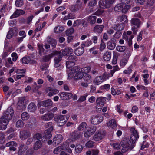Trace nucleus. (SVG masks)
<instances>
[{
    "mask_svg": "<svg viewBox=\"0 0 155 155\" xmlns=\"http://www.w3.org/2000/svg\"><path fill=\"white\" fill-rule=\"evenodd\" d=\"M115 41L116 40L113 38L110 41L108 42L107 44V48L110 50L114 49L116 45Z\"/></svg>",
    "mask_w": 155,
    "mask_h": 155,
    "instance_id": "obj_20",
    "label": "nucleus"
},
{
    "mask_svg": "<svg viewBox=\"0 0 155 155\" xmlns=\"http://www.w3.org/2000/svg\"><path fill=\"white\" fill-rule=\"evenodd\" d=\"M74 32V29L73 28H70L68 29L66 31V34L67 36H69L72 34Z\"/></svg>",
    "mask_w": 155,
    "mask_h": 155,
    "instance_id": "obj_61",
    "label": "nucleus"
},
{
    "mask_svg": "<svg viewBox=\"0 0 155 155\" xmlns=\"http://www.w3.org/2000/svg\"><path fill=\"white\" fill-rule=\"evenodd\" d=\"M84 52V49L82 48H78L74 51L75 54L78 56L82 55Z\"/></svg>",
    "mask_w": 155,
    "mask_h": 155,
    "instance_id": "obj_36",
    "label": "nucleus"
},
{
    "mask_svg": "<svg viewBox=\"0 0 155 155\" xmlns=\"http://www.w3.org/2000/svg\"><path fill=\"white\" fill-rule=\"evenodd\" d=\"M54 114L51 113H48L42 115L41 119L44 121H48L51 120L54 117Z\"/></svg>",
    "mask_w": 155,
    "mask_h": 155,
    "instance_id": "obj_14",
    "label": "nucleus"
},
{
    "mask_svg": "<svg viewBox=\"0 0 155 155\" xmlns=\"http://www.w3.org/2000/svg\"><path fill=\"white\" fill-rule=\"evenodd\" d=\"M82 7V3L80 0L76 1L75 4L71 6L70 10L73 12H75L81 9Z\"/></svg>",
    "mask_w": 155,
    "mask_h": 155,
    "instance_id": "obj_5",
    "label": "nucleus"
},
{
    "mask_svg": "<svg viewBox=\"0 0 155 155\" xmlns=\"http://www.w3.org/2000/svg\"><path fill=\"white\" fill-rule=\"evenodd\" d=\"M28 148V147L25 145L21 144L19 148V152L22 153L25 151Z\"/></svg>",
    "mask_w": 155,
    "mask_h": 155,
    "instance_id": "obj_46",
    "label": "nucleus"
},
{
    "mask_svg": "<svg viewBox=\"0 0 155 155\" xmlns=\"http://www.w3.org/2000/svg\"><path fill=\"white\" fill-rule=\"evenodd\" d=\"M29 116L27 112H23L21 115V119L24 120H27L29 118Z\"/></svg>",
    "mask_w": 155,
    "mask_h": 155,
    "instance_id": "obj_48",
    "label": "nucleus"
},
{
    "mask_svg": "<svg viewBox=\"0 0 155 155\" xmlns=\"http://www.w3.org/2000/svg\"><path fill=\"white\" fill-rule=\"evenodd\" d=\"M112 28L114 30L118 31L122 30L124 28V26L123 24H119L114 25L113 26Z\"/></svg>",
    "mask_w": 155,
    "mask_h": 155,
    "instance_id": "obj_32",
    "label": "nucleus"
},
{
    "mask_svg": "<svg viewBox=\"0 0 155 155\" xmlns=\"http://www.w3.org/2000/svg\"><path fill=\"white\" fill-rule=\"evenodd\" d=\"M83 79L85 82H87L89 84L92 82V78L90 75L86 74L83 77Z\"/></svg>",
    "mask_w": 155,
    "mask_h": 155,
    "instance_id": "obj_35",
    "label": "nucleus"
},
{
    "mask_svg": "<svg viewBox=\"0 0 155 155\" xmlns=\"http://www.w3.org/2000/svg\"><path fill=\"white\" fill-rule=\"evenodd\" d=\"M11 56L12 58V60L13 61H15L18 58L17 54L15 52L12 53L11 54Z\"/></svg>",
    "mask_w": 155,
    "mask_h": 155,
    "instance_id": "obj_63",
    "label": "nucleus"
},
{
    "mask_svg": "<svg viewBox=\"0 0 155 155\" xmlns=\"http://www.w3.org/2000/svg\"><path fill=\"white\" fill-rule=\"evenodd\" d=\"M17 145L16 142L12 141L7 143L6 144V146L7 147H10L13 146H16Z\"/></svg>",
    "mask_w": 155,
    "mask_h": 155,
    "instance_id": "obj_59",
    "label": "nucleus"
},
{
    "mask_svg": "<svg viewBox=\"0 0 155 155\" xmlns=\"http://www.w3.org/2000/svg\"><path fill=\"white\" fill-rule=\"evenodd\" d=\"M15 4L16 7H21L24 5V2L23 0H16Z\"/></svg>",
    "mask_w": 155,
    "mask_h": 155,
    "instance_id": "obj_42",
    "label": "nucleus"
},
{
    "mask_svg": "<svg viewBox=\"0 0 155 155\" xmlns=\"http://www.w3.org/2000/svg\"><path fill=\"white\" fill-rule=\"evenodd\" d=\"M96 131V129L95 127H93V128H90L85 131L84 136L85 137L88 138L94 134Z\"/></svg>",
    "mask_w": 155,
    "mask_h": 155,
    "instance_id": "obj_16",
    "label": "nucleus"
},
{
    "mask_svg": "<svg viewBox=\"0 0 155 155\" xmlns=\"http://www.w3.org/2000/svg\"><path fill=\"white\" fill-rule=\"evenodd\" d=\"M80 69V68L77 66L74 67L71 69H70V70H71V72L68 74V77H70V78L72 77L73 76V74L78 72Z\"/></svg>",
    "mask_w": 155,
    "mask_h": 155,
    "instance_id": "obj_23",
    "label": "nucleus"
},
{
    "mask_svg": "<svg viewBox=\"0 0 155 155\" xmlns=\"http://www.w3.org/2000/svg\"><path fill=\"white\" fill-rule=\"evenodd\" d=\"M105 135V131L103 130H100L94 135V139L95 141H99L103 138Z\"/></svg>",
    "mask_w": 155,
    "mask_h": 155,
    "instance_id": "obj_11",
    "label": "nucleus"
},
{
    "mask_svg": "<svg viewBox=\"0 0 155 155\" xmlns=\"http://www.w3.org/2000/svg\"><path fill=\"white\" fill-rule=\"evenodd\" d=\"M14 114V110L9 107L4 112L0 118V130H3L7 127L10 120L12 119Z\"/></svg>",
    "mask_w": 155,
    "mask_h": 155,
    "instance_id": "obj_1",
    "label": "nucleus"
},
{
    "mask_svg": "<svg viewBox=\"0 0 155 155\" xmlns=\"http://www.w3.org/2000/svg\"><path fill=\"white\" fill-rule=\"evenodd\" d=\"M104 26L103 25H97L94 28V31L95 32L100 33L102 31Z\"/></svg>",
    "mask_w": 155,
    "mask_h": 155,
    "instance_id": "obj_29",
    "label": "nucleus"
},
{
    "mask_svg": "<svg viewBox=\"0 0 155 155\" xmlns=\"http://www.w3.org/2000/svg\"><path fill=\"white\" fill-rule=\"evenodd\" d=\"M103 78L101 76L97 77L94 80L93 82L95 84L98 85L100 84L104 81Z\"/></svg>",
    "mask_w": 155,
    "mask_h": 155,
    "instance_id": "obj_31",
    "label": "nucleus"
},
{
    "mask_svg": "<svg viewBox=\"0 0 155 155\" xmlns=\"http://www.w3.org/2000/svg\"><path fill=\"white\" fill-rule=\"evenodd\" d=\"M83 147L82 146L80 145L77 146L75 148V151L77 153H79L82 150Z\"/></svg>",
    "mask_w": 155,
    "mask_h": 155,
    "instance_id": "obj_56",
    "label": "nucleus"
},
{
    "mask_svg": "<svg viewBox=\"0 0 155 155\" xmlns=\"http://www.w3.org/2000/svg\"><path fill=\"white\" fill-rule=\"evenodd\" d=\"M57 56L55 57L54 61V66L55 68H57L60 66L59 63L61 60L62 56L60 55V54L58 55Z\"/></svg>",
    "mask_w": 155,
    "mask_h": 155,
    "instance_id": "obj_26",
    "label": "nucleus"
},
{
    "mask_svg": "<svg viewBox=\"0 0 155 155\" xmlns=\"http://www.w3.org/2000/svg\"><path fill=\"white\" fill-rule=\"evenodd\" d=\"M68 61H70L71 62L75 63L78 60L76 56L72 55L69 56L68 58Z\"/></svg>",
    "mask_w": 155,
    "mask_h": 155,
    "instance_id": "obj_47",
    "label": "nucleus"
},
{
    "mask_svg": "<svg viewBox=\"0 0 155 155\" xmlns=\"http://www.w3.org/2000/svg\"><path fill=\"white\" fill-rule=\"evenodd\" d=\"M73 96L72 94L71 93L62 92L60 95L61 99L62 100H67L71 98Z\"/></svg>",
    "mask_w": 155,
    "mask_h": 155,
    "instance_id": "obj_15",
    "label": "nucleus"
},
{
    "mask_svg": "<svg viewBox=\"0 0 155 155\" xmlns=\"http://www.w3.org/2000/svg\"><path fill=\"white\" fill-rule=\"evenodd\" d=\"M123 6L122 4H117L114 8V10L116 12H120L122 11Z\"/></svg>",
    "mask_w": 155,
    "mask_h": 155,
    "instance_id": "obj_43",
    "label": "nucleus"
},
{
    "mask_svg": "<svg viewBox=\"0 0 155 155\" xmlns=\"http://www.w3.org/2000/svg\"><path fill=\"white\" fill-rule=\"evenodd\" d=\"M131 142L129 139H124L121 142V144L123 147L122 152L125 153L129 150H132L134 147V145L131 144Z\"/></svg>",
    "mask_w": 155,
    "mask_h": 155,
    "instance_id": "obj_2",
    "label": "nucleus"
},
{
    "mask_svg": "<svg viewBox=\"0 0 155 155\" xmlns=\"http://www.w3.org/2000/svg\"><path fill=\"white\" fill-rule=\"evenodd\" d=\"M121 35L122 33L121 31H117L114 35V37L116 39H118L121 37Z\"/></svg>",
    "mask_w": 155,
    "mask_h": 155,
    "instance_id": "obj_60",
    "label": "nucleus"
},
{
    "mask_svg": "<svg viewBox=\"0 0 155 155\" xmlns=\"http://www.w3.org/2000/svg\"><path fill=\"white\" fill-rule=\"evenodd\" d=\"M130 8V6L128 5H125L124 8H122V12L123 13L126 12L128 9Z\"/></svg>",
    "mask_w": 155,
    "mask_h": 155,
    "instance_id": "obj_62",
    "label": "nucleus"
},
{
    "mask_svg": "<svg viewBox=\"0 0 155 155\" xmlns=\"http://www.w3.org/2000/svg\"><path fill=\"white\" fill-rule=\"evenodd\" d=\"M73 52V49L71 48L68 47L65 48L62 50L61 54L64 56L67 55L68 54H71Z\"/></svg>",
    "mask_w": 155,
    "mask_h": 155,
    "instance_id": "obj_25",
    "label": "nucleus"
},
{
    "mask_svg": "<svg viewBox=\"0 0 155 155\" xmlns=\"http://www.w3.org/2000/svg\"><path fill=\"white\" fill-rule=\"evenodd\" d=\"M75 63L71 62L70 61H67L66 62V67L67 68L70 69L75 65Z\"/></svg>",
    "mask_w": 155,
    "mask_h": 155,
    "instance_id": "obj_53",
    "label": "nucleus"
},
{
    "mask_svg": "<svg viewBox=\"0 0 155 155\" xmlns=\"http://www.w3.org/2000/svg\"><path fill=\"white\" fill-rule=\"evenodd\" d=\"M37 109V106L33 102L30 103L28 107V110L30 112H34Z\"/></svg>",
    "mask_w": 155,
    "mask_h": 155,
    "instance_id": "obj_21",
    "label": "nucleus"
},
{
    "mask_svg": "<svg viewBox=\"0 0 155 155\" xmlns=\"http://www.w3.org/2000/svg\"><path fill=\"white\" fill-rule=\"evenodd\" d=\"M52 101L48 99L46 100L42 101L41 102V105L45 107H51L52 105Z\"/></svg>",
    "mask_w": 155,
    "mask_h": 155,
    "instance_id": "obj_22",
    "label": "nucleus"
},
{
    "mask_svg": "<svg viewBox=\"0 0 155 155\" xmlns=\"http://www.w3.org/2000/svg\"><path fill=\"white\" fill-rule=\"evenodd\" d=\"M130 131L131 133L130 139L132 141V144H134L137 139L139 138L138 133L134 128H132L130 129Z\"/></svg>",
    "mask_w": 155,
    "mask_h": 155,
    "instance_id": "obj_8",
    "label": "nucleus"
},
{
    "mask_svg": "<svg viewBox=\"0 0 155 155\" xmlns=\"http://www.w3.org/2000/svg\"><path fill=\"white\" fill-rule=\"evenodd\" d=\"M64 28L62 26H58L56 27L54 29V32L56 33H59L64 30Z\"/></svg>",
    "mask_w": 155,
    "mask_h": 155,
    "instance_id": "obj_37",
    "label": "nucleus"
},
{
    "mask_svg": "<svg viewBox=\"0 0 155 155\" xmlns=\"http://www.w3.org/2000/svg\"><path fill=\"white\" fill-rule=\"evenodd\" d=\"M13 35V31L11 29L8 32L6 37L8 39H10L12 37Z\"/></svg>",
    "mask_w": 155,
    "mask_h": 155,
    "instance_id": "obj_57",
    "label": "nucleus"
},
{
    "mask_svg": "<svg viewBox=\"0 0 155 155\" xmlns=\"http://www.w3.org/2000/svg\"><path fill=\"white\" fill-rule=\"evenodd\" d=\"M62 137L61 134L56 135L53 139V142L54 143L55 146L58 145L61 142L62 140Z\"/></svg>",
    "mask_w": 155,
    "mask_h": 155,
    "instance_id": "obj_19",
    "label": "nucleus"
},
{
    "mask_svg": "<svg viewBox=\"0 0 155 155\" xmlns=\"http://www.w3.org/2000/svg\"><path fill=\"white\" fill-rule=\"evenodd\" d=\"M91 123L94 125L99 124L103 120V117L101 115H94L91 118Z\"/></svg>",
    "mask_w": 155,
    "mask_h": 155,
    "instance_id": "obj_7",
    "label": "nucleus"
},
{
    "mask_svg": "<svg viewBox=\"0 0 155 155\" xmlns=\"http://www.w3.org/2000/svg\"><path fill=\"white\" fill-rule=\"evenodd\" d=\"M24 125V122L21 120H18L16 123V127L18 128L23 127Z\"/></svg>",
    "mask_w": 155,
    "mask_h": 155,
    "instance_id": "obj_52",
    "label": "nucleus"
},
{
    "mask_svg": "<svg viewBox=\"0 0 155 155\" xmlns=\"http://www.w3.org/2000/svg\"><path fill=\"white\" fill-rule=\"evenodd\" d=\"M47 42L48 44L51 45L52 49L55 48L57 45V41L56 40L49 37L47 40Z\"/></svg>",
    "mask_w": 155,
    "mask_h": 155,
    "instance_id": "obj_28",
    "label": "nucleus"
},
{
    "mask_svg": "<svg viewBox=\"0 0 155 155\" xmlns=\"http://www.w3.org/2000/svg\"><path fill=\"white\" fill-rule=\"evenodd\" d=\"M132 33L131 31H128L127 32V35H123V38L126 40L127 43L129 46L132 45V39L134 37L133 35L130 36Z\"/></svg>",
    "mask_w": 155,
    "mask_h": 155,
    "instance_id": "obj_6",
    "label": "nucleus"
},
{
    "mask_svg": "<svg viewBox=\"0 0 155 155\" xmlns=\"http://www.w3.org/2000/svg\"><path fill=\"white\" fill-rule=\"evenodd\" d=\"M62 150H65L63 146H58L54 149V153L55 154H58Z\"/></svg>",
    "mask_w": 155,
    "mask_h": 155,
    "instance_id": "obj_41",
    "label": "nucleus"
},
{
    "mask_svg": "<svg viewBox=\"0 0 155 155\" xmlns=\"http://www.w3.org/2000/svg\"><path fill=\"white\" fill-rule=\"evenodd\" d=\"M87 123L85 122H82L78 126L77 130L80 131H83L87 128Z\"/></svg>",
    "mask_w": 155,
    "mask_h": 155,
    "instance_id": "obj_33",
    "label": "nucleus"
},
{
    "mask_svg": "<svg viewBox=\"0 0 155 155\" xmlns=\"http://www.w3.org/2000/svg\"><path fill=\"white\" fill-rule=\"evenodd\" d=\"M85 145L88 148H91L93 146V142L91 140H89L86 143Z\"/></svg>",
    "mask_w": 155,
    "mask_h": 155,
    "instance_id": "obj_64",
    "label": "nucleus"
},
{
    "mask_svg": "<svg viewBox=\"0 0 155 155\" xmlns=\"http://www.w3.org/2000/svg\"><path fill=\"white\" fill-rule=\"evenodd\" d=\"M127 20V17L124 15H122L121 16H119L117 18V21L119 22H121L122 21L126 22Z\"/></svg>",
    "mask_w": 155,
    "mask_h": 155,
    "instance_id": "obj_45",
    "label": "nucleus"
},
{
    "mask_svg": "<svg viewBox=\"0 0 155 155\" xmlns=\"http://www.w3.org/2000/svg\"><path fill=\"white\" fill-rule=\"evenodd\" d=\"M5 141V136L3 132H0V143H3Z\"/></svg>",
    "mask_w": 155,
    "mask_h": 155,
    "instance_id": "obj_55",
    "label": "nucleus"
},
{
    "mask_svg": "<svg viewBox=\"0 0 155 155\" xmlns=\"http://www.w3.org/2000/svg\"><path fill=\"white\" fill-rule=\"evenodd\" d=\"M97 17L95 16H91L88 17L87 21L91 24H93L95 23Z\"/></svg>",
    "mask_w": 155,
    "mask_h": 155,
    "instance_id": "obj_40",
    "label": "nucleus"
},
{
    "mask_svg": "<svg viewBox=\"0 0 155 155\" xmlns=\"http://www.w3.org/2000/svg\"><path fill=\"white\" fill-rule=\"evenodd\" d=\"M42 146V144L40 140L36 142L34 146V149L35 150H37L41 148Z\"/></svg>",
    "mask_w": 155,
    "mask_h": 155,
    "instance_id": "obj_38",
    "label": "nucleus"
},
{
    "mask_svg": "<svg viewBox=\"0 0 155 155\" xmlns=\"http://www.w3.org/2000/svg\"><path fill=\"white\" fill-rule=\"evenodd\" d=\"M106 101V98L102 97H100L97 98L96 100L97 105L96 106V109H100L104 104V102Z\"/></svg>",
    "mask_w": 155,
    "mask_h": 155,
    "instance_id": "obj_9",
    "label": "nucleus"
},
{
    "mask_svg": "<svg viewBox=\"0 0 155 155\" xmlns=\"http://www.w3.org/2000/svg\"><path fill=\"white\" fill-rule=\"evenodd\" d=\"M112 77L111 75L109 72H105L104 73L103 75V78L104 80L105 81L106 80L108 79L110 77Z\"/></svg>",
    "mask_w": 155,
    "mask_h": 155,
    "instance_id": "obj_50",
    "label": "nucleus"
},
{
    "mask_svg": "<svg viewBox=\"0 0 155 155\" xmlns=\"http://www.w3.org/2000/svg\"><path fill=\"white\" fill-rule=\"evenodd\" d=\"M55 51L53 53H52L48 55H46L44 56L42 59V61L44 62H47L48 61L51 59L55 55H58L61 53V51Z\"/></svg>",
    "mask_w": 155,
    "mask_h": 155,
    "instance_id": "obj_10",
    "label": "nucleus"
},
{
    "mask_svg": "<svg viewBox=\"0 0 155 155\" xmlns=\"http://www.w3.org/2000/svg\"><path fill=\"white\" fill-rule=\"evenodd\" d=\"M83 77V74L80 72L77 73L74 76V78L75 79H79L82 78Z\"/></svg>",
    "mask_w": 155,
    "mask_h": 155,
    "instance_id": "obj_54",
    "label": "nucleus"
},
{
    "mask_svg": "<svg viewBox=\"0 0 155 155\" xmlns=\"http://www.w3.org/2000/svg\"><path fill=\"white\" fill-rule=\"evenodd\" d=\"M127 48L125 46H117L116 47V49L120 52H123L126 50Z\"/></svg>",
    "mask_w": 155,
    "mask_h": 155,
    "instance_id": "obj_44",
    "label": "nucleus"
},
{
    "mask_svg": "<svg viewBox=\"0 0 155 155\" xmlns=\"http://www.w3.org/2000/svg\"><path fill=\"white\" fill-rule=\"evenodd\" d=\"M52 131L49 130H45L44 132L45 135L44 136L43 138H45L46 140H48L52 136V134H51V132Z\"/></svg>",
    "mask_w": 155,
    "mask_h": 155,
    "instance_id": "obj_30",
    "label": "nucleus"
},
{
    "mask_svg": "<svg viewBox=\"0 0 155 155\" xmlns=\"http://www.w3.org/2000/svg\"><path fill=\"white\" fill-rule=\"evenodd\" d=\"M68 119L65 115H60L55 116L54 120L57 122L58 125L62 126L65 124Z\"/></svg>",
    "mask_w": 155,
    "mask_h": 155,
    "instance_id": "obj_4",
    "label": "nucleus"
},
{
    "mask_svg": "<svg viewBox=\"0 0 155 155\" xmlns=\"http://www.w3.org/2000/svg\"><path fill=\"white\" fill-rule=\"evenodd\" d=\"M31 134L30 132L27 130H22L20 132V138L22 139H25L30 137Z\"/></svg>",
    "mask_w": 155,
    "mask_h": 155,
    "instance_id": "obj_13",
    "label": "nucleus"
},
{
    "mask_svg": "<svg viewBox=\"0 0 155 155\" xmlns=\"http://www.w3.org/2000/svg\"><path fill=\"white\" fill-rule=\"evenodd\" d=\"M107 125L110 128L114 129L116 128L117 124L114 119H112L107 123Z\"/></svg>",
    "mask_w": 155,
    "mask_h": 155,
    "instance_id": "obj_27",
    "label": "nucleus"
},
{
    "mask_svg": "<svg viewBox=\"0 0 155 155\" xmlns=\"http://www.w3.org/2000/svg\"><path fill=\"white\" fill-rule=\"evenodd\" d=\"M91 68L90 67H86L81 69V72L84 73H88L91 71Z\"/></svg>",
    "mask_w": 155,
    "mask_h": 155,
    "instance_id": "obj_51",
    "label": "nucleus"
},
{
    "mask_svg": "<svg viewBox=\"0 0 155 155\" xmlns=\"http://www.w3.org/2000/svg\"><path fill=\"white\" fill-rule=\"evenodd\" d=\"M53 126L54 125L52 122H50L46 123L45 125V127L46 128H48L47 130L52 131L53 129Z\"/></svg>",
    "mask_w": 155,
    "mask_h": 155,
    "instance_id": "obj_39",
    "label": "nucleus"
},
{
    "mask_svg": "<svg viewBox=\"0 0 155 155\" xmlns=\"http://www.w3.org/2000/svg\"><path fill=\"white\" fill-rule=\"evenodd\" d=\"M25 11L22 9H16L13 14L11 16L10 18L12 19L16 18L21 15L25 14Z\"/></svg>",
    "mask_w": 155,
    "mask_h": 155,
    "instance_id": "obj_17",
    "label": "nucleus"
},
{
    "mask_svg": "<svg viewBox=\"0 0 155 155\" xmlns=\"http://www.w3.org/2000/svg\"><path fill=\"white\" fill-rule=\"evenodd\" d=\"M111 56V53L108 51H107L103 55V58L105 61H108L110 59Z\"/></svg>",
    "mask_w": 155,
    "mask_h": 155,
    "instance_id": "obj_34",
    "label": "nucleus"
},
{
    "mask_svg": "<svg viewBox=\"0 0 155 155\" xmlns=\"http://www.w3.org/2000/svg\"><path fill=\"white\" fill-rule=\"evenodd\" d=\"M114 1V0H100L99 2V5L101 8L103 9L109 8Z\"/></svg>",
    "mask_w": 155,
    "mask_h": 155,
    "instance_id": "obj_3",
    "label": "nucleus"
},
{
    "mask_svg": "<svg viewBox=\"0 0 155 155\" xmlns=\"http://www.w3.org/2000/svg\"><path fill=\"white\" fill-rule=\"evenodd\" d=\"M80 131L77 129L72 133V136L75 140L80 139L82 135V133Z\"/></svg>",
    "mask_w": 155,
    "mask_h": 155,
    "instance_id": "obj_24",
    "label": "nucleus"
},
{
    "mask_svg": "<svg viewBox=\"0 0 155 155\" xmlns=\"http://www.w3.org/2000/svg\"><path fill=\"white\" fill-rule=\"evenodd\" d=\"M131 25H135L137 28H139L142 23L140 20L138 18H133L130 20Z\"/></svg>",
    "mask_w": 155,
    "mask_h": 155,
    "instance_id": "obj_18",
    "label": "nucleus"
},
{
    "mask_svg": "<svg viewBox=\"0 0 155 155\" xmlns=\"http://www.w3.org/2000/svg\"><path fill=\"white\" fill-rule=\"evenodd\" d=\"M127 60L126 58L122 59L120 63V66H122V67L124 66L127 64Z\"/></svg>",
    "mask_w": 155,
    "mask_h": 155,
    "instance_id": "obj_58",
    "label": "nucleus"
},
{
    "mask_svg": "<svg viewBox=\"0 0 155 155\" xmlns=\"http://www.w3.org/2000/svg\"><path fill=\"white\" fill-rule=\"evenodd\" d=\"M30 57L28 56L23 57L21 60L22 62L24 64H28L30 62Z\"/></svg>",
    "mask_w": 155,
    "mask_h": 155,
    "instance_id": "obj_49",
    "label": "nucleus"
},
{
    "mask_svg": "<svg viewBox=\"0 0 155 155\" xmlns=\"http://www.w3.org/2000/svg\"><path fill=\"white\" fill-rule=\"evenodd\" d=\"M25 98L21 97L19 99L17 104V108L19 110H23L25 108Z\"/></svg>",
    "mask_w": 155,
    "mask_h": 155,
    "instance_id": "obj_12",
    "label": "nucleus"
}]
</instances>
